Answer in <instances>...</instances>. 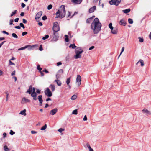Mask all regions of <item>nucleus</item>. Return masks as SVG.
<instances>
[{"instance_id":"nucleus-1","label":"nucleus","mask_w":151,"mask_h":151,"mask_svg":"<svg viewBox=\"0 0 151 151\" xmlns=\"http://www.w3.org/2000/svg\"><path fill=\"white\" fill-rule=\"evenodd\" d=\"M101 24L98 18H95L93 21L91 23V29H93L94 34H96L100 30Z\"/></svg>"},{"instance_id":"nucleus-2","label":"nucleus","mask_w":151,"mask_h":151,"mask_svg":"<svg viewBox=\"0 0 151 151\" xmlns=\"http://www.w3.org/2000/svg\"><path fill=\"white\" fill-rule=\"evenodd\" d=\"M66 12L65 10V6L64 5H62L56 12L55 14L56 16L55 18H59L61 19L63 18L65 15Z\"/></svg>"},{"instance_id":"nucleus-3","label":"nucleus","mask_w":151,"mask_h":151,"mask_svg":"<svg viewBox=\"0 0 151 151\" xmlns=\"http://www.w3.org/2000/svg\"><path fill=\"white\" fill-rule=\"evenodd\" d=\"M52 30L54 32H56L59 31L60 27L58 25V22H55L54 23Z\"/></svg>"},{"instance_id":"nucleus-4","label":"nucleus","mask_w":151,"mask_h":151,"mask_svg":"<svg viewBox=\"0 0 151 151\" xmlns=\"http://www.w3.org/2000/svg\"><path fill=\"white\" fill-rule=\"evenodd\" d=\"M121 0H111L109 1V4L110 5H115L118 6L121 3Z\"/></svg>"},{"instance_id":"nucleus-5","label":"nucleus","mask_w":151,"mask_h":151,"mask_svg":"<svg viewBox=\"0 0 151 151\" xmlns=\"http://www.w3.org/2000/svg\"><path fill=\"white\" fill-rule=\"evenodd\" d=\"M45 93L48 97H51L52 95L51 91L48 88H47L46 90L45 91Z\"/></svg>"},{"instance_id":"nucleus-6","label":"nucleus","mask_w":151,"mask_h":151,"mask_svg":"<svg viewBox=\"0 0 151 151\" xmlns=\"http://www.w3.org/2000/svg\"><path fill=\"white\" fill-rule=\"evenodd\" d=\"M42 14V12L41 11L38 12L36 14L35 19L38 22L39 19L41 17Z\"/></svg>"},{"instance_id":"nucleus-7","label":"nucleus","mask_w":151,"mask_h":151,"mask_svg":"<svg viewBox=\"0 0 151 151\" xmlns=\"http://www.w3.org/2000/svg\"><path fill=\"white\" fill-rule=\"evenodd\" d=\"M81 77L80 75H78L76 78V83L77 84L78 86H79L81 84Z\"/></svg>"},{"instance_id":"nucleus-8","label":"nucleus","mask_w":151,"mask_h":151,"mask_svg":"<svg viewBox=\"0 0 151 151\" xmlns=\"http://www.w3.org/2000/svg\"><path fill=\"white\" fill-rule=\"evenodd\" d=\"M76 53H80V54H81L83 52V50L81 49V48L80 47H77L76 48V49L75 50Z\"/></svg>"},{"instance_id":"nucleus-9","label":"nucleus","mask_w":151,"mask_h":151,"mask_svg":"<svg viewBox=\"0 0 151 151\" xmlns=\"http://www.w3.org/2000/svg\"><path fill=\"white\" fill-rule=\"evenodd\" d=\"M119 24L121 25L125 26L126 25V22L124 19H122L119 22Z\"/></svg>"},{"instance_id":"nucleus-10","label":"nucleus","mask_w":151,"mask_h":151,"mask_svg":"<svg viewBox=\"0 0 151 151\" xmlns=\"http://www.w3.org/2000/svg\"><path fill=\"white\" fill-rule=\"evenodd\" d=\"M30 101L27 99H26L25 98H23L21 101V103L22 104H24L27 102H30Z\"/></svg>"},{"instance_id":"nucleus-11","label":"nucleus","mask_w":151,"mask_h":151,"mask_svg":"<svg viewBox=\"0 0 151 151\" xmlns=\"http://www.w3.org/2000/svg\"><path fill=\"white\" fill-rule=\"evenodd\" d=\"M38 99L39 100V103H40V106L42 105V104L43 102V100L42 99V96L41 95H40L38 96Z\"/></svg>"},{"instance_id":"nucleus-12","label":"nucleus","mask_w":151,"mask_h":151,"mask_svg":"<svg viewBox=\"0 0 151 151\" xmlns=\"http://www.w3.org/2000/svg\"><path fill=\"white\" fill-rule=\"evenodd\" d=\"M82 1V0H72L71 2L76 4H80Z\"/></svg>"},{"instance_id":"nucleus-13","label":"nucleus","mask_w":151,"mask_h":151,"mask_svg":"<svg viewBox=\"0 0 151 151\" xmlns=\"http://www.w3.org/2000/svg\"><path fill=\"white\" fill-rule=\"evenodd\" d=\"M58 109L57 108H55L51 110L50 111V114L52 115H54L57 111Z\"/></svg>"},{"instance_id":"nucleus-14","label":"nucleus","mask_w":151,"mask_h":151,"mask_svg":"<svg viewBox=\"0 0 151 151\" xmlns=\"http://www.w3.org/2000/svg\"><path fill=\"white\" fill-rule=\"evenodd\" d=\"M95 17V16H93L91 17L88 18L86 20V22L87 23H90V22Z\"/></svg>"},{"instance_id":"nucleus-15","label":"nucleus","mask_w":151,"mask_h":151,"mask_svg":"<svg viewBox=\"0 0 151 151\" xmlns=\"http://www.w3.org/2000/svg\"><path fill=\"white\" fill-rule=\"evenodd\" d=\"M71 78V77H70L69 78H67V79L66 81V83H67V85L68 86L69 88H71V86L69 84Z\"/></svg>"},{"instance_id":"nucleus-16","label":"nucleus","mask_w":151,"mask_h":151,"mask_svg":"<svg viewBox=\"0 0 151 151\" xmlns=\"http://www.w3.org/2000/svg\"><path fill=\"white\" fill-rule=\"evenodd\" d=\"M96 6H93L92 7L90 8L89 9V13H92L96 9Z\"/></svg>"},{"instance_id":"nucleus-17","label":"nucleus","mask_w":151,"mask_h":151,"mask_svg":"<svg viewBox=\"0 0 151 151\" xmlns=\"http://www.w3.org/2000/svg\"><path fill=\"white\" fill-rule=\"evenodd\" d=\"M32 91V86L30 85L29 87V89L26 92L27 93H28L29 94H30Z\"/></svg>"},{"instance_id":"nucleus-18","label":"nucleus","mask_w":151,"mask_h":151,"mask_svg":"<svg viewBox=\"0 0 151 151\" xmlns=\"http://www.w3.org/2000/svg\"><path fill=\"white\" fill-rule=\"evenodd\" d=\"M81 57V55L80 54V53H76V55L74 56V58L75 59H78L80 58Z\"/></svg>"},{"instance_id":"nucleus-19","label":"nucleus","mask_w":151,"mask_h":151,"mask_svg":"<svg viewBox=\"0 0 151 151\" xmlns=\"http://www.w3.org/2000/svg\"><path fill=\"white\" fill-rule=\"evenodd\" d=\"M31 45H26L24 47H22L21 48H19L18 49V50H24L25 49L28 48V47L30 46Z\"/></svg>"},{"instance_id":"nucleus-20","label":"nucleus","mask_w":151,"mask_h":151,"mask_svg":"<svg viewBox=\"0 0 151 151\" xmlns=\"http://www.w3.org/2000/svg\"><path fill=\"white\" fill-rule=\"evenodd\" d=\"M142 111L144 113H146L147 114H150V112L147 109H144L142 110Z\"/></svg>"},{"instance_id":"nucleus-21","label":"nucleus","mask_w":151,"mask_h":151,"mask_svg":"<svg viewBox=\"0 0 151 151\" xmlns=\"http://www.w3.org/2000/svg\"><path fill=\"white\" fill-rule=\"evenodd\" d=\"M111 33L113 34H116L117 33V29L116 28H114V29H113V30L111 31Z\"/></svg>"},{"instance_id":"nucleus-22","label":"nucleus","mask_w":151,"mask_h":151,"mask_svg":"<svg viewBox=\"0 0 151 151\" xmlns=\"http://www.w3.org/2000/svg\"><path fill=\"white\" fill-rule=\"evenodd\" d=\"M55 82H56L58 85L60 86L61 85L62 83L59 80H55Z\"/></svg>"},{"instance_id":"nucleus-23","label":"nucleus","mask_w":151,"mask_h":151,"mask_svg":"<svg viewBox=\"0 0 151 151\" xmlns=\"http://www.w3.org/2000/svg\"><path fill=\"white\" fill-rule=\"evenodd\" d=\"M50 87L51 88L52 91H54L55 90V86L54 85L51 84L50 85Z\"/></svg>"},{"instance_id":"nucleus-24","label":"nucleus","mask_w":151,"mask_h":151,"mask_svg":"<svg viewBox=\"0 0 151 151\" xmlns=\"http://www.w3.org/2000/svg\"><path fill=\"white\" fill-rule=\"evenodd\" d=\"M26 109H24V110L22 111L20 113V114H21L22 115H24V116H26Z\"/></svg>"},{"instance_id":"nucleus-25","label":"nucleus","mask_w":151,"mask_h":151,"mask_svg":"<svg viewBox=\"0 0 151 151\" xmlns=\"http://www.w3.org/2000/svg\"><path fill=\"white\" fill-rule=\"evenodd\" d=\"M4 149L5 151H10L9 149L6 145H5L4 147Z\"/></svg>"},{"instance_id":"nucleus-26","label":"nucleus","mask_w":151,"mask_h":151,"mask_svg":"<svg viewBox=\"0 0 151 151\" xmlns=\"http://www.w3.org/2000/svg\"><path fill=\"white\" fill-rule=\"evenodd\" d=\"M87 146L88 148L89 149V151H94V150H93V149L91 148V146H90V145L88 144H87Z\"/></svg>"},{"instance_id":"nucleus-27","label":"nucleus","mask_w":151,"mask_h":151,"mask_svg":"<svg viewBox=\"0 0 151 151\" xmlns=\"http://www.w3.org/2000/svg\"><path fill=\"white\" fill-rule=\"evenodd\" d=\"M76 46L75 45V44H71L69 46V47H72L73 49L75 48Z\"/></svg>"},{"instance_id":"nucleus-28","label":"nucleus","mask_w":151,"mask_h":151,"mask_svg":"<svg viewBox=\"0 0 151 151\" xmlns=\"http://www.w3.org/2000/svg\"><path fill=\"white\" fill-rule=\"evenodd\" d=\"M12 36L13 37L16 39H17L18 38L17 35L14 33H13L12 34Z\"/></svg>"},{"instance_id":"nucleus-29","label":"nucleus","mask_w":151,"mask_h":151,"mask_svg":"<svg viewBox=\"0 0 151 151\" xmlns=\"http://www.w3.org/2000/svg\"><path fill=\"white\" fill-rule=\"evenodd\" d=\"M130 11V10L129 9H125V10H123V12H124V13H129Z\"/></svg>"},{"instance_id":"nucleus-30","label":"nucleus","mask_w":151,"mask_h":151,"mask_svg":"<svg viewBox=\"0 0 151 151\" xmlns=\"http://www.w3.org/2000/svg\"><path fill=\"white\" fill-rule=\"evenodd\" d=\"M139 62L141 63V65L142 66H143L144 65V62L143 60L140 59L139 60Z\"/></svg>"},{"instance_id":"nucleus-31","label":"nucleus","mask_w":151,"mask_h":151,"mask_svg":"<svg viewBox=\"0 0 151 151\" xmlns=\"http://www.w3.org/2000/svg\"><path fill=\"white\" fill-rule=\"evenodd\" d=\"M17 12V10H15L14 12H13L10 15V17H11L12 16L14 15Z\"/></svg>"},{"instance_id":"nucleus-32","label":"nucleus","mask_w":151,"mask_h":151,"mask_svg":"<svg viewBox=\"0 0 151 151\" xmlns=\"http://www.w3.org/2000/svg\"><path fill=\"white\" fill-rule=\"evenodd\" d=\"M128 21L129 24H132L133 23V20L130 18H129L128 19Z\"/></svg>"},{"instance_id":"nucleus-33","label":"nucleus","mask_w":151,"mask_h":151,"mask_svg":"<svg viewBox=\"0 0 151 151\" xmlns=\"http://www.w3.org/2000/svg\"><path fill=\"white\" fill-rule=\"evenodd\" d=\"M77 97V96L76 95H73L71 97V99L72 100H75V99H76Z\"/></svg>"},{"instance_id":"nucleus-34","label":"nucleus","mask_w":151,"mask_h":151,"mask_svg":"<svg viewBox=\"0 0 151 151\" xmlns=\"http://www.w3.org/2000/svg\"><path fill=\"white\" fill-rule=\"evenodd\" d=\"M47 128V125L45 124V125H44L40 129L42 130H45Z\"/></svg>"},{"instance_id":"nucleus-35","label":"nucleus","mask_w":151,"mask_h":151,"mask_svg":"<svg viewBox=\"0 0 151 151\" xmlns=\"http://www.w3.org/2000/svg\"><path fill=\"white\" fill-rule=\"evenodd\" d=\"M78 112L77 109L73 111L72 114H73L76 115L77 114Z\"/></svg>"},{"instance_id":"nucleus-36","label":"nucleus","mask_w":151,"mask_h":151,"mask_svg":"<svg viewBox=\"0 0 151 151\" xmlns=\"http://www.w3.org/2000/svg\"><path fill=\"white\" fill-rule=\"evenodd\" d=\"M49 35H45V36L44 37H43L42 39L43 40H45L49 38Z\"/></svg>"},{"instance_id":"nucleus-37","label":"nucleus","mask_w":151,"mask_h":151,"mask_svg":"<svg viewBox=\"0 0 151 151\" xmlns=\"http://www.w3.org/2000/svg\"><path fill=\"white\" fill-rule=\"evenodd\" d=\"M32 97H33V96H37V93L36 92H32L31 94Z\"/></svg>"},{"instance_id":"nucleus-38","label":"nucleus","mask_w":151,"mask_h":151,"mask_svg":"<svg viewBox=\"0 0 151 151\" xmlns=\"http://www.w3.org/2000/svg\"><path fill=\"white\" fill-rule=\"evenodd\" d=\"M52 5L51 4H50L47 6V9L48 10H50L52 8Z\"/></svg>"},{"instance_id":"nucleus-39","label":"nucleus","mask_w":151,"mask_h":151,"mask_svg":"<svg viewBox=\"0 0 151 151\" xmlns=\"http://www.w3.org/2000/svg\"><path fill=\"white\" fill-rule=\"evenodd\" d=\"M47 19V17L45 15L42 17V19L43 20H45Z\"/></svg>"},{"instance_id":"nucleus-40","label":"nucleus","mask_w":151,"mask_h":151,"mask_svg":"<svg viewBox=\"0 0 151 151\" xmlns=\"http://www.w3.org/2000/svg\"><path fill=\"white\" fill-rule=\"evenodd\" d=\"M64 130V129L62 128H60L59 129L58 131L60 133H61L62 131Z\"/></svg>"},{"instance_id":"nucleus-41","label":"nucleus","mask_w":151,"mask_h":151,"mask_svg":"<svg viewBox=\"0 0 151 151\" xmlns=\"http://www.w3.org/2000/svg\"><path fill=\"white\" fill-rule=\"evenodd\" d=\"M139 41L141 42H142L144 41L143 39L142 38H141L140 37H139Z\"/></svg>"},{"instance_id":"nucleus-42","label":"nucleus","mask_w":151,"mask_h":151,"mask_svg":"<svg viewBox=\"0 0 151 151\" xmlns=\"http://www.w3.org/2000/svg\"><path fill=\"white\" fill-rule=\"evenodd\" d=\"M19 25L20 26L22 27L23 29H24L25 28V27L22 23H20Z\"/></svg>"},{"instance_id":"nucleus-43","label":"nucleus","mask_w":151,"mask_h":151,"mask_svg":"<svg viewBox=\"0 0 151 151\" xmlns=\"http://www.w3.org/2000/svg\"><path fill=\"white\" fill-rule=\"evenodd\" d=\"M124 47H122V50H121V52L120 55H119V56L118 57V58L120 57V56L122 54V53L124 51Z\"/></svg>"},{"instance_id":"nucleus-44","label":"nucleus","mask_w":151,"mask_h":151,"mask_svg":"<svg viewBox=\"0 0 151 151\" xmlns=\"http://www.w3.org/2000/svg\"><path fill=\"white\" fill-rule=\"evenodd\" d=\"M9 65H15V64L13 63L11 61V60H9Z\"/></svg>"},{"instance_id":"nucleus-45","label":"nucleus","mask_w":151,"mask_h":151,"mask_svg":"<svg viewBox=\"0 0 151 151\" xmlns=\"http://www.w3.org/2000/svg\"><path fill=\"white\" fill-rule=\"evenodd\" d=\"M15 133V132H13L12 130H11L10 134L11 135H13Z\"/></svg>"},{"instance_id":"nucleus-46","label":"nucleus","mask_w":151,"mask_h":151,"mask_svg":"<svg viewBox=\"0 0 151 151\" xmlns=\"http://www.w3.org/2000/svg\"><path fill=\"white\" fill-rule=\"evenodd\" d=\"M83 120L84 121H86L87 120V118L86 115L84 116V117L83 119Z\"/></svg>"},{"instance_id":"nucleus-47","label":"nucleus","mask_w":151,"mask_h":151,"mask_svg":"<svg viewBox=\"0 0 151 151\" xmlns=\"http://www.w3.org/2000/svg\"><path fill=\"white\" fill-rule=\"evenodd\" d=\"M63 69H60L58 71V73H63Z\"/></svg>"},{"instance_id":"nucleus-48","label":"nucleus","mask_w":151,"mask_h":151,"mask_svg":"<svg viewBox=\"0 0 151 151\" xmlns=\"http://www.w3.org/2000/svg\"><path fill=\"white\" fill-rule=\"evenodd\" d=\"M13 19H11L10 20V23L9 24L10 25H11L13 24Z\"/></svg>"},{"instance_id":"nucleus-49","label":"nucleus","mask_w":151,"mask_h":151,"mask_svg":"<svg viewBox=\"0 0 151 151\" xmlns=\"http://www.w3.org/2000/svg\"><path fill=\"white\" fill-rule=\"evenodd\" d=\"M39 50L40 51H42L43 50V48L42 47V45H41L40 46Z\"/></svg>"},{"instance_id":"nucleus-50","label":"nucleus","mask_w":151,"mask_h":151,"mask_svg":"<svg viewBox=\"0 0 151 151\" xmlns=\"http://www.w3.org/2000/svg\"><path fill=\"white\" fill-rule=\"evenodd\" d=\"M27 34V32H23L22 33V35L23 36H24L25 35Z\"/></svg>"},{"instance_id":"nucleus-51","label":"nucleus","mask_w":151,"mask_h":151,"mask_svg":"<svg viewBox=\"0 0 151 151\" xmlns=\"http://www.w3.org/2000/svg\"><path fill=\"white\" fill-rule=\"evenodd\" d=\"M37 133V132L35 131L32 130L31 131V133L32 134H36Z\"/></svg>"},{"instance_id":"nucleus-52","label":"nucleus","mask_w":151,"mask_h":151,"mask_svg":"<svg viewBox=\"0 0 151 151\" xmlns=\"http://www.w3.org/2000/svg\"><path fill=\"white\" fill-rule=\"evenodd\" d=\"M37 69L39 70V71H41L42 69V68H41L40 67V66L39 65H38L37 66Z\"/></svg>"},{"instance_id":"nucleus-53","label":"nucleus","mask_w":151,"mask_h":151,"mask_svg":"<svg viewBox=\"0 0 151 151\" xmlns=\"http://www.w3.org/2000/svg\"><path fill=\"white\" fill-rule=\"evenodd\" d=\"M62 63L60 62H58L57 63V65L58 66H59L60 65H62Z\"/></svg>"},{"instance_id":"nucleus-54","label":"nucleus","mask_w":151,"mask_h":151,"mask_svg":"<svg viewBox=\"0 0 151 151\" xmlns=\"http://www.w3.org/2000/svg\"><path fill=\"white\" fill-rule=\"evenodd\" d=\"M26 6L25 4L24 3H22L21 4V6L22 8H24Z\"/></svg>"},{"instance_id":"nucleus-55","label":"nucleus","mask_w":151,"mask_h":151,"mask_svg":"<svg viewBox=\"0 0 151 151\" xmlns=\"http://www.w3.org/2000/svg\"><path fill=\"white\" fill-rule=\"evenodd\" d=\"M22 20H23V21H22L25 24V23H27V21L26 19H23Z\"/></svg>"},{"instance_id":"nucleus-56","label":"nucleus","mask_w":151,"mask_h":151,"mask_svg":"<svg viewBox=\"0 0 151 151\" xmlns=\"http://www.w3.org/2000/svg\"><path fill=\"white\" fill-rule=\"evenodd\" d=\"M15 28L16 29H20L21 28V27L20 26H16L15 27Z\"/></svg>"},{"instance_id":"nucleus-57","label":"nucleus","mask_w":151,"mask_h":151,"mask_svg":"<svg viewBox=\"0 0 151 151\" xmlns=\"http://www.w3.org/2000/svg\"><path fill=\"white\" fill-rule=\"evenodd\" d=\"M19 19V18H16L14 19V21L15 22H17L18 21Z\"/></svg>"},{"instance_id":"nucleus-58","label":"nucleus","mask_w":151,"mask_h":151,"mask_svg":"<svg viewBox=\"0 0 151 151\" xmlns=\"http://www.w3.org/2000/svg\"><path fill=\"white\" fill-rule=\"evenodd\" d=\"M5 93L6 94V97L8 98L9 96V93L8 91L6 92Z\"/></svg>"},{"instance_id":"nucleus-59","label":"nucleus","mask_w":151,"mask_h":151,"mask_svg":"<svg viewBox=\"0 0 151 151\" xmlns=\"http://www.w3.org/2000/svg\"><path fill=\"white\" fill-rule=\"evenodd\" d=\"M15 71L14 70L11 73V75L13 76L15 75Z\"/></svg>"},{"instance_id":"nucleus-60","label":"nucleus","mask_w":151,"mask_h":151,"mask_svg":"<svg viewBox=\"0 0 151 151\" xmlns=\"http://www.w3.org/2000/svg\"><path fill=\"white\" fill-rule=\"evenodd\" d=\"M36 46H38V45H35L32 46L31 47V48H30L31 49H32V48H34V47H35Z\"/></svg>"},{"instance_id":"nucleus-61","label":"nucleus","mask_w":151,"mask_h":151,"mask_svg":"<svg viewBox=\"0 0 151 151\" xmlns=\"http://www.w3.org/2000/svg\"><path fill=\"white\" fill-rule=\"evenodd\" d=\"M5 41H3L0 44V47H1L2 45L5 42Z\"/></svg>"},{"instance_id":"nucleus-62","label":"nucleus","mask_w":151,"mask_h":151,"mask_svg":"<svg viewBox=\"0 0 151 151\" xmlns=\"http://www.w3.org/2000/svg\"><path fill=\"white\" fill-rule=\"evenodd\" d=\"M112 23H110L109 25V28H110L111 27H112Z\"/></svg>"},{"instance_id":"nucleus-63","label":"nucleus","mask_w":151,"mask_h":151,"mask_svg":"<svg viewBox=\"0 0 151 151\" xmlns=\"http://www.w3.org/2000/svg\"><path fill=\"white\" fill-rule=\"evenodd\" d=\"M94 48V46H92L91 47H90L89 48V50H91L93 49Z\"/></svg>"},{"instance_id":"nucleus-64","label":"nucleus","mask_w":151,"mask_h":151,"mask_svg":"<svg viewBox=\"0 0 151 151\" xmlns=\"http://www.w3.org/2000/svg\"><path fill=\"white\" fill-rule=\"evenodd\" d=\"M2 32L4 33V34H6L7 35H9V33L7 32H6V31H2Z\"/></svg>"}]
</instances>
